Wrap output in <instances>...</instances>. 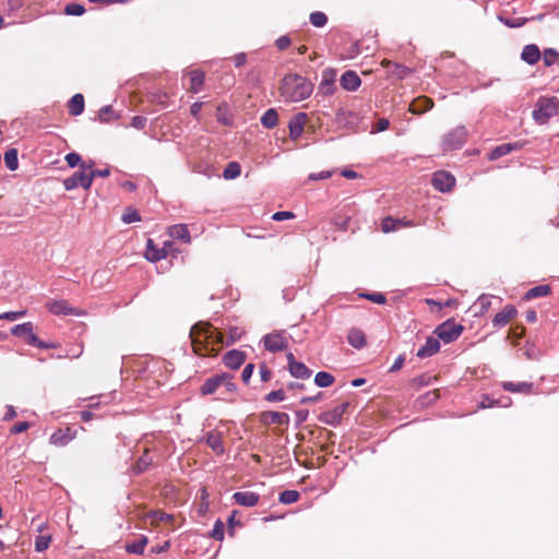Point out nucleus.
I'll list each match as a JSON object with an SVG mask.
<instances>
[{
  "label": "nucleus",
  "instance_id": "5fc2aeb1",
  "mask_svg": "<svg viewBox=\"0 0 559 559\" xmlns=\"http://www.w3.org/2000/svg\"><path fill=\"white\" fill-rule=\"evenodd\" d=\"M26 314V310H21V311H8V312H3V313H0V320H9V321H14L19 318H23L24 316Z\"/></svg>",
  "mask_w": 559,
  "mask_h": 559
},
{
  "label": "nucleus",
  "instance_id": "f704fd0d",
  "mask_svg": "<svg viewBox=\"0 0 559 559\" xmlns=\"http://www.w3.org/2000/svg\"><path fill=\"white\" fill-rule=\"evenodd\" d=\"M221 379H223L221 383V393L224 395H234L236 393V384L233 382V377L227 373L221 374Z\"/></svg>",
  "mask_w": 559,
  "mask_h": 559
},
{
  "label": "nucleus",
  "instance_id": "b1692460",
  "mask_svg": "<svg viewBox=\"0 0 559 559\" xmlns=\"http://www.w3.org/2000/svg\"><path fill=\"white\" fill-rule=\"evenodd\" d=\"M340 83L346 91H356L360 86L361 80L354 71H346L341 76Z\"/></svg>",
  "mask_w": 559,
  "mask_h": 559
},
{
  "label": "nucleus",
  "instance_id": "f3484780",
  "mask_svg": "<svg viewBox=\"0 0 559 559\" xmlns=\"http://www.w3.org/2000/svg\"><path fill=\"white\" fill-rule=\"evenodd\" d=\"M144 521L152 526H158L160 523L173 524L175 516L160 510H156L147 512L144 516Z\"/></svg>",
  "mask_w": 559,
  "mask_h": 559
},
{
  "label": "nucleus",
  "instance_id": "6ab92c4d",
  "mask_svg": "<svg viewBox=\"0 0 559 559\" xmlns=\"http://www.w3.org/2000/svg\"><path fill=\"white\" fill-rule=\"evenodd\" d=\"M233 499L237 504L250 508L259 502L260 497L252 491H237L234 493Z\"/></svg>",
  "mask_w": 559,
  "mask_h": 559
},
{
  "label": "nucleus",
  "instance_id": "0eeeda50",
  "mask_svg": "<svg viewBox=\"0 0 559 559\" xmlns=\"http://www.w3.org/2000/svg\"><path fill=\"white\" fill-rule=\"evenodd\" d=\"M91 186V176L88 175V171H85L84 169L75 171L71 177H68L63 180V187L68 191L78 187H82L84 190H88Z\"/></svg>",
  "mask_w": 559,
  "mask_h": 559
},
{
  "label": "nucleus",
  "instance_id": "bb28decb",
  "mask_svg": "<svg viewBox=\"0 0 559 559\" xmlns=\"http://www.w3.org/2000/svg\"><path fill=\"white\" fill-rule=\"evenodd\" d=\"M521 59L528 64L537 63L540 59L539 48L534 44L526 45L522 50Z\"/></svg>",
  "mask_w": 559,
  "mask_h": 559
},
{
  "label": "nucleus",
  "instance_id": "c85d7f7f",
  "mask_svg": "<svg viewBox=\"0 0 559 559\" xmlns=\"http://www.w3.org/2000/svg\"><path fill=\"white\" fill-rule=\"evenodd\" d=\"M348 343L355 348H362L367 344L365 333L359 329H352L347 335Z\"/></svg>",
  "mask_w": 559,
  "mask_h": 559
},
{
  "label": "nucleus",
  "instance_id": "49530a36",
  "mask_svg": "<svg viewBox=\"0 0 559 559\" xmlns=\"http://www.w3.org/2000/svg\"><path fill=\"white\" fill-rule=\"evenodd\" d=\"M224 523L222 520H216L214 523V527L211 532V537L216 540H223L224 539Z\"/></svg>",
  "mask_w": 559,
  "mask_h": 559
},
{
  "label": "nucleus",
  "instance_id": "c03bdc74",
  "mask_svg": "<svg viewBox=\"0 0 559 559\" xmlns=\"http://www.w3.org/2000/svg\"><path fill=\"white\" fill-rule=\"evenodd\" d=\"M359 297L368 299L378 305H383L386 301V298L382 293H370V294L361 293V294H359Z\"/></svg>",
  "mask_w": 559,
  "mask_h": 559
},
{
  "label": "nucleus",
  "instance_id": "4468645a",
  "mask_svg": "<svg viewBox=\"0 0 559 559\" xmlns=\"http://www.w3.org/2000/svg\"><path fill=\"white\" fill-rule=\"evenodd\" d=\"M288 370L290 374L299 379H308L311 376V370L302 362L295 359L292 353L287 354Z\"/></svg>",
  "mask_w": 559,
  "mask_h": 559
},
{
  "label": "nucleus",
  "instance_id": "a19ab883",
  "mask_svg": "<svg viewBox=\"0 0 559 559\" xmlns=\"http://www.w3.org/2000/svg\"><path fill=\"white\" fill-rule=\"evenodd\" d=\"M299 498L300 493L297 490H285L280 495V501L284 504L297 502Z\"/></svg>",
  "mask_w": 559,
  "mask_h": 559
},
{
  "label": "nucleus",
  "instance_id": "bf43d9fd",
  "mask_svg": "<svg viewBox=\"0 0 559 559\" xmlns=\"http://www.w3.org/2000/svg\"><path fill=\"white\" fill-rule=\"evenodd\" d=\"M439 399V391L433 390L428 392L425 396L421 397V404H431L435 403Z\"/></svg>",
  "mask_w": 559,
  "mask_h": 559
},
{
  "label": "nucleus",
  "instance_id": "7ed1b4c3",
  "mask_svg": "<svg viewBox=\"0 0 559 559\" xmlns=\"http://www.w3.org/2000/svg\"><path fill=\"white\" fill-rule=\"evenodd\" d=\"M558 111V99L556 97H540L537 100L536 108L533 111L534 120L539 123H546Z\"/></svg>",
  "mask_w": 559,
  "mask_h": 559
},
{
  "label": "nucleus",
  "instance_id": "cd10ccee",
  "mask_svg": "<svg viewBox=\"0 0 559 559\" xmlns=\"http://www.w3.org/2000/svg\"><path fill=\"white\" fill-rule=\"evenodd\" d=\"M222 381L223 379H221V374L206 379L200 388L201 394L210 395L219 391Z\"/></svg>",
  "mask_w": 559,
  "mask_h": 559
},
{
  "label": "nucleus",
  "instance_id": "79ce46f5",
  "mask_svg": "<svg viewBox=\"0 0 559 559\" xmlns=\"http://www.w3.org/2000/svg\"><path fill=\"white\" fill-rule=\"evenodd\" d=\"M240 175V165L236 162L229 163L224 169L225 179H235Z\"/></svg>",
  "mask_w": 559,
  "mask_h": 559
},
{
  "label": "nucleus",
  "instance_id": "e2e57ef3",
  "mask_svg": "<svg viewBox=\"0 0 559 559\" xmlns=\"http://www.w3.org/2000/svg\"><path fill=\"white\" fill-rule=\"evenodd\" d=\"M502 21L509 27H520V26L525 24L526 19L515 17V19H506V20H502Z\"/></svg>",
  "mask_w": 559,
  "mask_h": 559
},
{
  "label": "nucleus",
  "instance_id": "ea45409f",
  "mask_svg": "<svg viewBox=\"0 0 559 559\" xmlns=\"http://www.w3.org/2000/svg\"><path fill=\"white\" fill-rule=\"evenodd\" d=\"M314 382L320 388H326L333 384L334 377L325 371H320L314 377Z\"/></svg>",
  "mask_w": 559,
  "mask_h": 559
},
{
  "label": "nucleus",
  "instance_id": "e433bc0d",
  "mask_svg": "<svg viewBox=\"0 0 559 559\" xmlns=\"http://www.w3.org/2000/svg\"><path fill=\"white\" fill-rule=\"evenodd\" d=\"M146 545H147V537L141 536L138 540H135L133 543H128L126 545V550L129 554L141 555V554H143Z\"/></svg>",
  "mask_w": 559,
  "mask_h": 559
},
{
  "label": "nucleus",
  "instance_id": "7c9ffc66",
  "mask_svg": "<svg viewBox=\"0 0 559 559\" xmlns=\"http://www.w3.org/2000/svg\"><path fill=\"white\" fill-rule=\"evenodd\" d=\"M148 442L150 441H145L146 444L143 449V455L135 463V469L138 473L145 471L153 463V459L150 456V452L155 450V448L148 447Z\"/></svg>",
  "mask_w": 559,
  "mask_h": 559
},
{
  "label": "nucleus",
  "instance_id": "423d86ee",
  "mask_svg": "<svg viewBox=\"0 0 559 559\" xmlns=\"http://www.w3.org/2000/svg\"><path fill=\"white\" fill-rule=\"evenodd\" d=\"M263 343H264L265 349H267L269 352L275 353V352H280V350L287 348L288 343H289V337L287 336V334L284 331H282V332L274 331L272 333L266 334L263 337Z\"/></svg>",
  "mask_w": 559,
  "mask_h": 559
},
{
  "label": "nucleus",
  "instance_id": "c756f323",
  "mask_svg": "<svg viewBox=\"0 0 559 559\" xmlns=\"http://www.w3.org/2000/svg\"><path fill=\"white\" fill-rule=\"evenodd\" d=\"M262 416L265 421L280 426L288 425L289 423V416L286 413L271 411L263 413Z\"/></svg>",
  "mask_w": 559,
  "mask_h": 559
},
{
  "label": "nucleus",
  "instance_id": "a18cd8bd",
  "mask_svg": "<svg viewBox=\"0 0 559 559\" xmlns=\"http://www.w3.org/2000/svg\"><path fill=\"white\" fill-rule=\"evenodd\" d=\"M64 12L68 15L80 16L85 12V9L82 4L73 2L66 5Z\"/></svg>",
  "mask_w": 559,
  "mask_h": 559
},
{
  "label": "nucleus",
  "instance_id": "f03ea898",
  "mask_svg": "<svg viewBox=\"0 0 559 559\" xmlns=\"http://www.w3.org/2000/svg\"><path fill=\"white\" fill-rule=\"evenodd\" d=\"M312 91L313 86L311 82L298 74L286 75L280 86L282 97L292 103L307 99Z\"/></svg>",
  "mask_w": 559,
  "mask_h": 559
},
{
  "label": "nucleus",
  "instance_id": "2f4dec72",
  "mask_svg": "<svg viewBox=\"0 0 559 559\" xmlns=\"http://www.w3.org/2000/svg\"><path fill=\"white\" fill-rule=\"evenodd\" d=\"M204 83V73L199 70H193L190 72V87L189 91L191 93H199L202 85Z\"/></svg>",
  "mask_w": 559,
  "mask_h": 559
},
{
  "label": "nucleus",
  "instance_id": "a211bd4d",
  "mask_svg": "<svg viewBox=\"0 0 559 559\" xmlns=\"http://www.w3.org/2000/svg\"><path fill=\"white\" fill-rule=\"evenodd\" d=\"M440 349V341L439 338L436 336H429L425 343L424 346H421L418 350H417V357L419 358H427V357H430L432 355H435L436 353H438Z\"/></svg>",
  "mask_w": 559,
  "mask_h": 559
},
{
  "label": "nucleus",
  "instance_id": "3c124183",
  "mask_svg": "<svg viewBox=\"0 0 559 559\" xmlns=\"http://www.w3.org/2000/svg\"><path fill=\"white\" fill-rule=\"evenodd\" d=\"M50 540H51L50 536H45V535L38 536L35 542L36 550L37 551L46 550L49 547Z\"/></svg>",
  "mask_w": 559,
  "mask_h": 559
},
{
  "label": "nucleus",
  "instance_id": "5701e85b",
  "mask_svg": "<svg viewBox=\"0 0 559 559\" xmlns=\"http://www.w3.org/2000/svg\"><path fill=\"white\" fill-rule=\"evenodd\" d=\"M412 225L413 224L411 221L393 218L391 216H388L382 221L381 229L383 233H391V231H395L402 227H408Z\"/></svg>",
  "mask_w": 559,
  "mask_h": 559
},
{
  "label": "nucleus",
  "instance_id": "72a5a7b5",
  "mask_svg": "<svg viewBox=\"0 0 559 559\" xmlns=\"http://www.w3.org/2000/svg\"><path fill=\"white\" fill-rule=\"evenodd\" d=\"M518 145L515 144H510V143H504V144H501V145H498L497 147H495L490 153H489V156L488 158L490 160H495V159H498L504 155H508L509 153H511L514 148H516Z\"/></svg>",
  "mask_w": 559,
  "mask_h": 559
},
{
  "label": "nucleus",
  "instance_id": "6e6552de",
  "mask_svg": "<svg viewBox=\"0 0 559 559\" xmlns=\"http://www.w3.org/2000/svg\"><path fill=\"white\" fill-rule=\"evenodd\" d=\"M173 248L171 241H165L162 248H157L152 239L146 242L145 258L155 262L165 259Z\"/></svg>",
  "mask_w": 559,
  "mask_h": 559
},
{
  "label": "nucleus",
  "instance_id": "f8f14e48",
  "mask_svg": "<svg viewBox=\"0 0 559 559\" xmlns=\"http://www.w3.org/2000/svg\"><path fill=\"white\" fill-rule=\"evenodd\" d=\"M308 121V116L306 112H298L297 115L293 116L288 123L289 129V138L292 140H298L302 133L305 126Z\"/></svg>",
  "mask_w": 559,
  "mask_h": 559
},
{
  "label": "nucleus",
  "instance_id": "13d9d810",
  "mask_svg": "<svg viewBox=\"0 0 559 559\" xmlns=\"http://www.w3.org/2000/svg\"><path fill=\"white\" fill-rule=\"evenodd\" d=\"M260 377L263 382H267L272 378V371L265 364L259 366Z\"/></svg>",
  "mask_w": 559,
  "mask_h": 559
},
{
  "label": "nucleus",
  "instance_id": "338daca9",
  "mask_svg": "<svg viewBox=\"0 0 559 559\" xmlns=\"http://www.w3.org/2000/svg\"><path fill=\"white\" fill-rule=\"evenodd\" d=\"M217 120L223 124H229L230 119L226 116L225 108L223 106L217 107Z\"/></svg>",
  "mask_w": 559,
  "mask_h": 559
},
{
  "label": "nucleus",
  "instance_id": "ddd939ff",
  "mask_svg": "<svg viewBox=\"0 0 559 559\" xmlns=\"http://www.w3.org/2000/svg\"><path fill=\"white\" fill-rule=\"evenodd\" d=\"M349 402H343L332 411L325 412L321 415L320 420L330 426H336L341 423L343 415L346 413Z\"/></svg>",
  "mask_w": 559,
  "mask_h": 559
},
{
  "label": "nucleus",
  "instance_id": "8fccbe9b",
  "mask_svg": "<svg viewBox=\"0 0 559 559\" xmlns=\"http://www.w3.org/2000/svg\"><path fill=\"white\" fill-rule=\"evenodd\" d=\"M491 305V297L488 295H481L476 301V306L479 307L480 313L486 312Z\"/></svg>",
  "mask_w": 559,
  "mask_h": 559
},
{
  "label": "nucleus",
  "instance_id": "de8ad7c7",
  "mask_svg": "<svg viewBox=\"0 0 559 559\" xmlns=\"http://www.w3.org/2000/svg\"><path fill=\"white\" fill-rule=\"evenodd\" d=\"M139 221H141L140 214L133 209H128L122 215V222L126 224H131Z\"/></svg>",
  "mask_w": 559,
  "mask_h": 559
},
{
  "label": "nucleus",
  "instance_id": "603ef678",
  "mask_svg": "<svg viewBox=\"0 0 559 559\" xmlns=\"http://www.w3.org/2000/svg\"><path fill=\"white\" fill-rule=\"evenodd\" d=\"M284 400H285V392H284V390L271 391L265 396V401L271 402V403H273V402H281V401H284Z\"/></svg>",
  "mask_w": 559,
  "mask_h": 559
},
{
  "label": "nucleus",
  "instance_id": "c9c22d12",
  "mask_svg": "<svg viewBox=\"0 0 559 559\" xmlns=\"http://www.w3.org/2000/svg\"><path fill=\"white\" fill-rule=\"evenodd\" d=\"M550 290L551 288L549 285H539L527 290L524 296V299L531 300L538 297H544L547 296L550 293Z\"/></svg>",
  "mask_w": 559,
  "mask_h": 559
},
{
  "label": "nucleus",
  "instance_id": "4d7b16f0",
  "mask_svg": "<svg viewBox=\"0 0 559 559\" xmlns=\"http://www.w3.org/2000/svg\"><path fill=\"white\" fill-rule=\"evenodd\" d=\"M98 117H99L100 121H108L111 118H115L112 107L105 106V107L100 108V110L98 112Z\"/></svg>",
  "mask_w": 559,
  "mask_h": 559
},
{
  "label": "nucleus",
  "instance_id": "6e6d98bb",
  "mask_svg": "<svg viewBox=\"0 0 559 559\" xmlns=\"http://www.w3.org/2000/svg\"><path fill=\"white\" fill-rule=\"evenodd\" d=\"M64 159L70 167H76V166L81 167L82 159L78 153L72 152V153L67 154Z\"/></svg>",
  "mask_w": 559,
  "mask_h": 559
},
{
  "label": "nucleus",
  "instance_id": "20e7f679",
  "mask_svg": "<svg viewBox=\"0 0 559 559\" xmlns=\"http://www.w3.org/2000/svg\"><path fill=\"white\" fill-rule=\"evenodd\" d=\"M463 330V325L457 324L452 320H448L438 325L433 331V334L437 335L439 341L442 340L444 343L448 344L459 338Z\"/></svg>",
  "mask_w": 559,
  "mask_h": 559
},
{
  "label": "nucleus",
  "instance_id": "58836bf2",
  "mask_svg": "<svg viewBox=\"0 0 559 559\" xmlns=\"http://www.w3.org/2000/svg\"><path fill=\"white\" fill-rule=\"evenodd\" d=\"M4 163L5 166L10 170H16L19 167V158H17V150L16 148H10L4 154Z\"/></svg>",
  "mask_w": 559,
  "mask_h": 559
},
{
  "label": "nucleus",
  "instance_id": "aec40b11",
  "mask_svg": "<svg viewBox=\"0 0 559 559\" xmlns=\"http://www.w3.org/2000/svg\"><path fill=\"white\" fill-rule=\"evenodd\" d=\"M503 390L512 393H524L532 394L534 393V385L532 382H512L506 381L502 383Z\"/></svg>",
  "mask_w": 559,
  "mask_h": 559
},
{
  "label": "nucleus",
  "instance_id": "9b49d317",
  "mask_svg": "<svg viewBox=\"0 0 559 559\" xmlns=\"http://www.w3.org/2000/svg\"><path fill=\"white\" fill-rule=\"evenodd\" d=\"M455 185V178L448 171H437L432 177V186L440 192H449Z\"/></svg>",
  "mask_w": 559,
  "mask_h": 559
},
{
  "label": "nucleus",
  "instance_id": "473e14b6",
  "mask_svg": "<svg viewBox=\"0 0 559 559\" xmlns=\"http://www.w3.org/2000/svg\"><path fill=\"white\" fill-rule=\"evenodd\" d=\"M69 112L73 116H79L84 110V97L82 94H75L69 102Z\"/></svg>",
  "mask_w": 559,
  "mask_h": 559
},
{
  "label": "nucleus",
  "instance_id": "39448f33",
  "mask_svg": "<svg viewBox=\"0 0 559 559\" xmlns=\"http://www.w3.org/2000/svg\"><path fill=\"white\" fill-rule=\"evenodd\" d=\"M467 131L465 127L460 126L444 134L442 139V147L444 151L457 150L466 141Z\"/></svg>",
  "mask_w": 559,
  "mask_h": 559
},
{
  "label": "nucleus",
  "instance_id": "2eb2a0df",
  "mask_svg": "<svg viewBox=\"0 0 559 559\" xmlns=\"http://www.w3.org/2000/svg\"><path fill=\"white\" fill-rule=\"evenodd\" d=\"M76 437V431L70 427L60 428L50 436V443L56 447H64Z\"/></svg>",
  "mask_w": 559,
  "mask_h": 559
},
{
  "label": "nucleus",
  "instance_id": "1a4fd4ad",
  "mask_svg": "<svg viewBox=\"0 0 559 559\" xmlns=\"http://www.w3.org/2000/svg\"><path fill=\"white\" fill-rule=\"evenodd\" d=\"M12 335L23 338L26 344L35 346L38 337L34 333V325L32 322L17 324L11 329Z\"/></svg>",
  "mask_w": 559,
  "mask_h": 559
},
{
  "label": "nucleus",
  "instance_id": "393cba45",
  "mask_svg": "<svg viewBox=\"0 0 559 559\" xmlns=\"http://www.w3.org/2000/svg\"><path fill=\"white\" fill-rule=\"evenodd\" d=\"M206 444L216 453H224L223 436L219 431H210L206 435Z\"/></svg>",
  "mask_w": 559,
  "mask_h": 559
},
{
  "label": "nucleus",
  "instance_id": "0e129e2a",
  "mask_svg": "<svg viewBox=\"0 0 559 559\" xmlns=\"http://www.w3.org/2000/svg\"><path fill=\"white\" fill-rule=\"evenodd\" d=\"M110 174L108 168L105 169H95L88 171V175L91 176V185L93 183V180L95 177H108Z\"/></svg>",
  "mask_w": 559,
  "mask_h": 559
},
{
  "label": "nucleus",
  "instance_id": "4c0bfd02",
  "mask_svg": "<svg viewBox=\"0 0 559 559\" xmlns=\"http://www.w3.org/2000/svg\"><path fill=\"white\" fill-rule=\"evenodd\" d=\"M278 115L275 109H267L261 117V123L267 128H274L277 124Z\"/></svg>",
  "mask_w": 559,
  "mask_h": 559
},
{
  "label": "nucleus",
  "instance_id": "a878e982",
  "mask_svg": "<svg viewBox=\"0 0 559 559\" xmlns=\"http://www.w3.org/2000/svg\"><path fill=\"white\" fill-rule=\"evenodd\" d=\"M432 106H433L432 99H430L426 96H421L412 102V104L409 105V110L413 114L420 115V114H424V112L428 111L429 109H431Z\"/></svg>",
  "mask_w": 559,
  "mask_h": 559
},
{
  "label": "nucleus",
  "instance_id": "412c9836",
  "mask_svg": "<svg viewBox=\"0 0 559 559\" xmlns=\"http://www.w3.org/2000/svg\"><path fill=\"white\" fill-rule=\"evenodd\" d=\"M246 359L245 353L240 350H229L224 355L223 361L230 369H238Z\"/></svg>",
  "mask_w": 559,
  "mask_h": 559
},
{
  "label": "nucleus",
  "instance_id": "09e8293b",
  "mask_svg": "<svg viewBox=\"0 0 559 559\" xmlns=\"http://www.w3.org/2000/svg\"><path fill=\"white\" fill-rule=\"evenodd\" d=\"M557 58H558V53L556 52V50L546 49L544 51L543 61L546 67L552 66L557 61Z\"/></svg>",
  "mask_w": 559,
  "mask_h": 559
},
{
  "label": "nucleus",
  "instance_id": "774afa93",
  "mask_svg": "<svg viewBox=\"0 0 559 559\" xmlns=\"http://www.w3.org/2000/svg\"><path fill=\"white\" fill-rule=\"evenodd\" d=\"M242 332L238 330V328H231L229 330V336H228V341L226 342L227 345L236 342L237 340L240 338Z\"/></svg>",
  "mask_w": 559,
  "mask_h": 559
},
{
  "label": "nucleus",
  "instance_id": "052dcab7",
  "mask_svg": "<svg viewBox=\"0 0 559 559\" xmlns=\"http://www.w3.org/2000/svg\"><path fill=\"white\" fill-rule=\"evenodd\" d=\"M253 370H254V365L253 364H248L242 372H241V379L242 381L247 384L253 373Z\"/></svg>",
  "mask_w": 559,
  "mask_h": 559
},
{
  "label": "nucleus",
  "instance_id": "9d476101",
  "mask_svg": "<svg viewBox=\"0 0 559 559\" xmlns=\"http://www.w3.org/2000/svg\"><path fill=\"white\" fill-rule=\"evenodd\" d=\"M47 309L56 316H81L82 312L71 307L67 300H50L46 304Z\"/></svg>",
  "mask_w": 559,
  "mask_h": 559
},
{
  "label": "nucleus",
  "instance_id": "680f3d73",
  "mask_svg": "<svg viewBox=\"0 0 559 559\" xmlns=\"http://www.w3.org/2000/svg\"><path fill=\"white\" fill-rule=\"evenodd\" d=\"M294 217H295V214L293 212H288V211L276 212L272 216V218L277 222L284 221V219H290Z\"/></svg>",
  "mask_w": 559,
  "mask_h": 559
},
{
  "label": "nucleus",
  "instance_id": "37998d69",
  "mask_svg": "<svg viewBox=\"0 0 559 559\" xmlns=\"http://www.w3.org/2000/svg\"><path fill=\"white\" fill-rule=\"evenodd\" d=\"M310 22L316 27H323L328 22V17L323 12L317 11L310 14Z\"/></svg>",
  "mask_w": 559,
  "mask_h": 559
},
{
  "label": "nucleus",
  "instance_id": "69168bd1",
  "mask_svg": "<svg viewBox=\"0 0 559 559\" xmlns=\"http://www.w3.org/2000/svg\"><path fill=\"white\" fill-rule=\"evenodd\" d=\"M28 428H29V424L27 421H20V423H16L11 428V432L12 433H21V432L26 431Z\"/></svg>",
  "mask_w": 559,
  "mask_h": 559
},
{
  "label": "nucleus",
  "instance_id": "dca6fc26",
  "mask_svg": "<svg viewBox=\"0 0 559 559\" xmlns=\"http://www.w3.org/2000/svg\"><path fill=\"white\" fill-rule=\"evenodd\" d=\"M516 313L518 311L514 306L507 305L500 312H498L493 317L492 325L495 328H502L507 325L509 322H511L515 318Z\"/></svg>",
  "mask_w": 559,
  "mask_h": 559
},
{
  "label": "nucleus",
  "instance_id": "4be33fe9",
  "mask_svg": "<svg viewBox=\"0 0 559 559\" xmlns=\"http://www.w3.org/2000/svg\"><path fill=\"white\" fill-rule=\"evenodd\" d=\"M168 235L173 239H178L183 241L185 243L191 242V236L186 224H176L168 227Z\"/></svg>",
  "mask_w": 559,
  "mask_h": 559
},
{
  "label": "nucleus",
  "instance_id": "f257e3e1",
  "mask_svg": "<svg viewBox=\"0 0 559 559\" xmlns=\"http://www.w3.org/2000/svg\"><path fill=\"white\" fill-rule=\"evenodd\" d=\"M189 336L193 353L201 357L216 356L225 343L223 334L205 321L192 325Z\"/></svg>",
  "mask_w": 559,
  "mask_h": 559
},
{
  "label": "nucleus",
  "instance_id": "864d4df0",
  "mask_svg": "<svg viewBox=\"0 0 559 559\" xmlns=\"http://www.w3.org/2000/svg\"><path fill=\"white\" fill-rule=\"evenodd\" d=\"M432 379H436V378L431 377L430 374L425 373V374H421V376L413 379L412 384L417 388L425 386V385H428Z\"/></svg>",
  "mask_w": 559,
  "mask_h": 559
}]
</instances>
